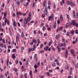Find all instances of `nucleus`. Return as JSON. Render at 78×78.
I'll return each instance as SVG.
<instances>
[{
    "label": "nucleus",
    "mask_w": 78,
    "mask_h": 78,
    "mask_svg": "<svg viewBox=\"0 0 78 78\" xmlns=\"http://www.w3.org/2000/svg\"><path fill=\"white\" fill-rule=\"evenodd\" d=\"M51 19L52 20H53L54 19V15L53 14H51V16H49V17L48 18V20H50Z\"/></svg>",
    "instance_id": "f257e3e1"
},
{
    "label": "nucleus",
    "mask_w": 78,
    "mask_h": 78,
    "mask_svg": "<svg viewBox=\"0 0 78 78\" xmlns=\"http://www.w3.org/2000/svg\"><path fill=\"white\" fill-rule=\"evenodd\" d=\"M75 51L74 50L72 49L70 50V52L71 53V54L73 55V56L74 58H75V54L74 53Z\"/></svg>",
    "instance_id": "f03ea898"
},
{
    "label": "nucleus",
    "mask_w": 78,
    "mask_h": 78,
    "mask_svg": "<svg viewBox=\"0 0 78 78\" xmlns=\"http://www.w3.org/2000/svg\"><path fill=\"white\" fill-rule=\"evenodd\" d=\"M34 50H35V49L33 48H29V53H30L31 51H34Z\"/></svg>",
    "instance_id": "7ed1b4c3"
},
{
    "label": "nucleus",
    "mask_w": 78,
    "mask_h": 78,
    "mask_svg": "<svg viewBox=\"0 0 78 78\" xmlns=\"http://www.w3.org/2000/svg\"><path fill=\"white\" fill-rule=\"evenodd\" d=\"M29 74L30 75V77L31 78H32V74H33V72L30 70V71Z\"/></svg>",
    "instance_id": "20e7f679"
},
{
    "label": "nucleus",
    "mask_w": 78,
    "mask_h": 78,
    "mask_svg": "<svg viewBox=\"0 0 78 78\" xmlns=\"http://www.w3.org/2000/svg\"><path fill=\"white\" fill-rule=\"evenodd\" d=\"M45 4H47V1H44V2H43V7H45V6H47V5H45Z\"/></svg>",
    "instance_id": "39448f33"
},
{
    "label": "nucleus",
    "mask_w": 78,
    "mask_h": 78,
    "mask_svg": "<svg viewBox=\"0 0 78 78\" xmlns=\"http://www.w3.org/2000/svg\"><path fill=\"white\" fill-rule=\"evenodd\" d=\"M16 41L18 42V41H19V35H17L16 37Z\"/></svg>",
    "instance_id": "423d86ee"
},
{
    "label": "nucleus",
    "mask_w": 78,
    "mask_h": 78,
    "mask_svg": "<svg viewBox=\"0 0 78 78\" xmlns=\"http://www.w3.org/2000/svg\"><path fill=\"white\" fill-rule=\"evenodd\" d=\"M37 54H36L34 56V58L36 59V61H37Z\"/></svg>",
    "instance_id": "0eeeda50"
},
{
    "label": "nucleus",
    "mask_w": 78,
    "mask_h": 78,
    "mask_svg": "<svg viewBox=\"0 0 78 78\" xmlns=\"http://www.w3.org/2000/svg\"><path fill=\"white\" fill-rule=\"evenodd\" d=\"M16 56H15L14 54H12V59H16Z\"/></svg>",
    "instance_id": "6e6552de"
},
{
    "label": "nucleus",
    "mask_w": 78,
    "mask_h": 78,
    "mask_svg": "<svg viewBox=\"0 0 78 78\" xmlns=\"http://www.w3.org/2000/svg\"><path fill=\"white\" fill-rule=\"evenodd\" d=\"M13 25H14V27H16L17 25V23L16 22V21H14L13 22Z\"/></svg>",
    "instance_id": "1a4fd4ad"
},
{
    "label": "nucleus",
    "mask_w": 78,
    "mask_h": 78,
    "mask_svg": "<svg viewBox=\"0 0 78 78\" xmlns=\"http://www.w3.org/2000/svg\"><path fill=\"white\" fill-rule=\"evenodd\" d=\"M59 46H57V49H58V51L59 52H60V51H61V48Z\"/></svg>",
    "instance_id": "9d476101"
},
{
    "label": "nucleus",
    "mask_w": 78,
    "mask_h": 78,
    "mask_svg": "<svg viewBox=\"0 0 78 78\" xmlns=\"http://www.w3.org/2000/svg\"><path fill=\"white\" fill-rule=\"evenodd\" d=\"M73 26H76V27H78V24L77 23H74L73 24Z\"/></svg>",
    "instance_id": "9b49d317"
},
{
    "label": "nucleus",
    "mask_w": 78,
    "mask_h": 78,
    "mask_svg": "<svg viewBox=\"0 0 78 78\" xmlns=\"http://www.w3.org/2000/svg\"><path fill=\"white\" fill-rule=\"evenodd\" d=\"M76 20H73V21L71 22V25H73V24L74 23H76Z\"/></svg>",
    "instance_id": "f8f14e48"
},
{
    "label": "nucleus",
    "mask_w": 78,
    "mask_h": 78,
    "mask_svg": "<svg viewBox=\"0 0 78 78\" xmlns=\"http://www.w3.org/2000/svg\"><path fill=\"white\" fill-rule=\"evenodd\" d=\"M48 48H49V47L48 46H47L46 48H44V50H46V51H47L48 50Z\"/></svg>",
    "instance_id": "ddd939ff"
},
{
    "label": "nucleus",
    "mask_w": 78,
    "mask_h": 78,
    "mask_svg": "<svg viewBox=\"0 0 78 78\" xmlns=\"http://www.w3.org/2000/svg\"><path fill=\"white\" fill-rule=\"evenodd\" d=\"M53 41H50L49 43V44H48L49 46H50V45H51L52 44V43H53Z\"/></svg>",
    "instance_id": "4468645a"
},
{
    "label": "nucleus",
    "mask_w": 78,
    "mask_h": 78,
    "mask_svg": "<svg viewBox=\"0 0 78 78\" xmlns=\"http://www.w3.org/2000/svg\"><path fill=\"white\" fill-rule=\"evenodd\" d=\"M44 13L46 15H47V14H48V11H47V10H44Z\"/></svg>",
    "instance_id": "2eb2a0df"
},
{
    "label": "nucleus",
    "mask_w": 78,
    "mask_h": 78,
    "mask_svg": "<svg viewBox=\"0 0 78 78\" xmlns=\"http://www.w3.org/2000/svg\"><path fill=\"white\" fill-rule=\"evenodd\" d=\"M60 37V34H58V35H56V39H58V37Z\"/></svg>",
    "instance_id": "dca6fc26"
},
{
    "label": "nucleus",
    "mask_w": 78,
    "mask_h": 78,
    "mask_svg": "<svg viewBox=\"0 0 78 78\" xmlns=\"http://www.w3.org/2000/svg\"><path fill=\"white\" fill-rule=\"evenodd\" d=\"M60 18L61 19V20H63V16L62 15H60Z\"/></svg>",
    "instance_id": "f3484780"
},
{
    "label": "nucleus",
    "mask_w": 78,
    "mask_h": 78,
    "mask_svg": "<svg viewBox=\"0 0 78 78\" xmlns=\"http://www.w3.org/2000/svg\"><path fill=\"white\" fill-rule=\"evenodd\" d=\"M75 31L74 30H73V31H71L70 32L71 33V34H72V35H73L74 33H75Z\"/></svg>",
    "instance_id": "a211bd4d"
},
{
    "label": "nucleus",
    "mask_w": 78,
    "mask_h": 78,
    "mask_svg": "<svg viewBox=\"0 0 78 78\" xmlns=\"http://www.w3.org/2000/svg\"><path fill=\"white\" fill-rule=\"evenodd\" d=\"M18 5H17V6H19V5H20V1H18L16 3Z\"/></svg>",
    "instance_id": "6ab92c4d"
},
{
    "label": "nucleus",
    "mask_w": 78,
    "mask_h": 78,
    "mask_svg": "<svg viewBox=\"0 0 78 78\" xmlns=\"http://www.w3.org/2000/svg\"><path fill=\"white\" fill-rule=\"evenodd\" d=\"M33 42L34 43H34L35 44H36V43H37V41H36V40L35 39H34L33 40Z\"/></svg>",
    "instance_id": "aec40b11"
},
{
    "label": "nucleus",
    "mask_w": 78,
    "mask_h": 78,
    "mask_svg": "<svg viewBox=\"0 0 78 78\" xmlns=\"http://www.w3.org/2000/svg\"><path fill=\"white\" fill-rule=\"evenodd\" d=\"M69 23H67L66 25V28H69Z\"/></svg>",
    "instance_id": "412c9836"
},
{
    "label": "nucleus",
    "mask_w": 78,
    "mask_h": 78,
    "mask_svg": "<svg viewBox=\"0 0 78 78\" xmlns=\"http://www.w3.org/2000/svg\"><path fill=\"white\" fill-rule=\"evenodd\" d=\"M21 36L22 37H24V32H23L22 33Z\"/></svg>",
    "instance_id": "4be33fe9"
},
{
    "label": "nucleus",
    "mask_w": 78,
    "mask_h": 78,
    "mask_svg": "<svg viewBox=\"0 0 78 78\" xmlns=\"http://www.w3.org/2000/svg\"><path fill=\"white\" fill-rule=\"evenodd\" d=\"M27 20L28 21V22L29 21H30V20H31V18H30V17H28L27 18Z\"/></svg>",
    "instance_id": "5701e85b"
},
{
    "label": "nucleus",
    "mask_w": 78,
    "mask_h": 78,
    "mask_svg": "<svg viewBox=\"0 0 78 78\" xmlns=\"http://www.w3.org/2000/svg\"><path fill=\"white\" fill-rule=\"evenodd\" d=\"M13 70H14L16 72H18V70L16 68H14Z\"/></svg>",
    "instance_id": "b1692460"
},
{
    "label": "nucleus",
    "mask_w": 78,
    "mask_h": 78,
    "mask_svg": "<svg viewBox=\"0 0 78 78\" xmlns=\"http://www.w3.org/2000/svg\"><path fill=\"white\" fill-rule=\"evenodd\" d=\"M54 28L55 29L56 28V23H55L54 25Z\"/></svg>",
    "instance_id": "393cba45"
},
{
    "label": "nucleus",
    "mask_w": 78,
    "mask_h": 78,
    "mask_svg": "<svg viewBox=\"0 0 78 78\" xmlns=\"http://www.w3.org/2000/svg\"><path fill=\"white\" fill-rule=\"evenodd\" d=\"M66 70H67V69H68L69 68V65H67L66 66Z\"/></svg>",
    "instance_id": "a878e982"
},
{
    "label": "nucleus",
    "mask_w": 78,
    "mask_h": 78,
    "mask_svg": "<svg viewBox=\"0 0 78 78\" xmlns=\"http://www.w3.org/2000/svg\"><path fill=\"white\" fill-rule=\"evenodd\" d=\"M28 22L27 20H26L24 22V25H26V23H27Z\"/></svg>",
    "instance_id": "bb28decb"
},
{
    "label": "nucleus",
    "mask_w": 78,
    "mask_h": 78,
    "mask_svg": "<svg viewBox=\"0 0 78 78\" xmlns=\"http://www.w3.org/2000/svg\"><path fill=\"white\" fill-rule=\"evenodd\" d=\"M37 67H38L37 66V65H36V64H35V65L34 66V67L35 69H37Z\"/></svg>",
    "instance_id": "cd10ccee"
},
{
    "label": "nucleus",
    "mask_w": 78,
    "mask_h": 78,
    "mask_svg": "<svg viewBox=\"0 0 78 78\" xmlns=\"http://www.w3.org/2000/svg\"><path fill=\"white\" fill-rule=\"evenodd\" d=\"M75 33H76V34H78V30L76 29V30Z\"/></svg>",
    "instance_id": "c85d7f7f"
},
{
    "label": "nucleus",
    "mask_w": 78,
    "mask_h": 78,
    "mask_svg": "<svg viewBox=\"0 0 78 78\" xmlns=\"http://www.w3.org/2000/svg\"><path fill=\"white\" fill-rule=\"evenodd\" d=\"M27 73H25L24 74V78H27Z\"/></svg>",
    "instance_id": "c756f323"
},
{
    "label": "nucleus",
    "mask_w": 78,
    "mask_h": 78,
    "mask_svg": "<svg viewBox=\"0 0 78 78\" xmlns=\"http://www.w3.org/2000/svg\"><path fill=\"white\" fill-rule=\"evenodd\" d=\"M6 15H7V13L6 12H4V16H6Z\"/></svg>",
    "instance_id": "7c9ffc66"
},
{
    "label": "nucleus",
    "mask_w": 78,
    "mask_h": 78,
    "mask_svg": "<svg viewBox=\"0 0 78 78\" xmlns=\"http://www.w3.org/2000/svg\"><path fill=\"white\" fill-rule=\"evenodd\" d=\"M59 29H60V31H61V30H62V29H63V27H60L59 28Z\"/></svg>",
    "instance_id": "2f4dec72"
},
{
    "label": "nucleus",
    "mask_w": 78,
    "mask_h": 78,
    "mask_svg": "<svg viewBox=\"0 0 78 78\" xmlns=\"http://www.w3.org/2000/svg\"><path fill=\"white\" fill-rule=\"evenodd\" d=\"M62 41L63 42H65V40L64 38H62Z\"/></svg>",
    "instance_id": "473e14b6"
},
{
    "label": "nucleus",
    "mask_w": 78,
    "mask_h": 78,
    "mask_svg": "<svg viewBox=\"0 0 78 78\" xmlns=\"http://www.w3.org/2000/svg\"><path fill=\"white\" fill-rule=\"evenodd\" d=\"M66 55H68V50H66Z\"/></svg>",
    "instance_id": "72a5a7b5"
},
{
    "label": "nucleus",
    "mask_w": 78,
    "mask_h": 78,
    "mask_svg": "<svg viewBox=\"0 0 78 78\" xmlns=\"http://www.w3.org/2000/svg\"><path fill=\"white\" fill-rule=\"evenodd\" d=\"M7 25H9V20H7Z\"/></svg>",
    "instance_id": "f704fd0d"
},
{
    "label": "nucleus",
    "mask_w": 78,
    "mask_h": 78,
    "mask_svg": "<svg viewBox=\"0 0 78 78\" xmlns=\"http://www.w3.org/2000/svg\"><path fill=\"white\" fill-rule=\"evenodd\" d=\"M43 31H45V26H43V29H42Z\"/></svg>",
    "instance_id": "c9c22d12"
},
{
    "label": "nucleus",
    "mask_w": 78,
    "mask_h": 78,
    "mask_svg": "<svg viewBox=\"0 0 78 78\" xmlns=\"http://www.w3.org/2000/svg\"><path fill=\"white\" fill-rule=\"evenodd\" d=\"M52 66L53 67H55V66H56V64H55V63H53Z\"/></svg>",
    "instance_id": "e433bc0d"
},
{
    "label": "nucleus",
    "mask_w": 78,
    "mask_h": 78,
    "mask_svg": "<svg viewBox=\"0 0 78 78\" xmlns=\"http://www.w3.org/2000/svg\"><path fill=\"white\" fill-rule=\"evenodd\" d=\"M2 42L3 43V44H5V40H4V39H2Z\"/></svg>",
    "instance_id": "4c0bfd02"
},
{
    "label": "nucleus",
    "mask_w": 78,
    "mask_h": 78,
    "mask_svg": "<svg viewBox=\"0 0 78 78\" xmlns=\"http://www.w3.org/2000/svg\"><path fill=\"white\" fill-rule=\"evenodd\" d=\"M63 72H64V70H63V69H62L60 71L61 73H63Z\"/></svg>",
    "instance_id": "58836bf2"
},
{
    "label": "nucleus",
    "mask_w": 78,
    "mask_h": 78,
    "mask_svg": "<svg viewBox=\"0 0 78 78\" xmlns=\"http://www.w3.org/2000/svg\"><path fill=\"white\" fill-rule=\"evenodd\" d=\"M57 23L58 24H59V23H60V20H57Z\"/></svg>",
    "instance_id": "ea45409f"
},
{
    "label": "nucleus",
    "mask_w": 78,
    "mask_h": 78,
    "mask_svg": "<svg viewBox=\"0 0 78 78\" xmlns=\"http://www.w3.org/2000/svg\"><path fill=\"white\" fill-rule=\"evenodd\" d=\"M43 46H44V45H43V44H41V45H40V48H42L43 47Z\"/></svg>",
    "instance_id": "a19ab883"
},
{
    "label": "nucleus",
    "mask_w": 78,
    "mask_h": 78,
    "mask_svg": "<svg viewBox=\"0 0 78 78\" xmlns=\"http://www.w3.org/2000/svg\"><path fill=\"white\" fill-rule=\"evenodd\" d=\"M48 9V7L47 6V5L46 6L45 8V10H47Z\"/></svg>",
    "instance_id": "79ce46f5"
},
{
    "label": "nucleus",
    "mask_w": 78,
    "mask_h": 78,
    "mask_svg": "<svg viewBox=\"0 0 78 78\" xmlns=\"http://www.w3.org/2000/svg\"><path fill=\"white\" fill-rule=\"evenodd\" d=\"M60 46L61 47H62L63 46V44H62V43H61L60 44Z\"/></svg>",
    "instance_id": "37998d69"
},
{
    "label": "nucleus",
    "mask_w": 78,
    "mask_h": 78,
    "mask_svg": "<svg viewBox=\"0 0 78 78\" xmlns=\"http://www.w3.org/2000/svg\"><path fill=\"white\" fill-rule=\"evenodd\" d=\"M37 69H36L35 70V73H37Z\"/></svg>",
    "instance_id": "c03bdc74"
},
{
    "label": "nucleus",
    "mask_w": 78,
    "mask_h": 78,
    "mask_svg": "<svg viewBox=\"0 0 78 78\" xmlns=\"http://www.w3.org/2000/svg\"><path fill=\"white\" fill-rule=\"evenodd\" d=\"M19 21L20 22H22L23 21V19L22 18L20 20H19Z\"/></svg>",
    "instance_id": "a18cd8bd"
},
{
    "label": "nucleus",
    "mask_w": 78,
    "mask_h": 78,
    "mask_svg": "<svg viewBox=\"0 0 78 78\" xmlns=\"http://www.w3.org/2000/svg\"><path fill=\"white\" fill-rule=\"evenodd\" d=\"M29 16L30 17H31V12H30L29 13Z\"/></svg>",
    "instance_id": "49530a36"
},
{
    "label": "nucleus",
    "mask_w": 78,
    "mask_h": 78,
    "mask_svg": "<svg viewBox=\"0 0 78 78\" xmlns=\"http://www.w3.org/2000/svg\"><path fill=\"white\" fill-rule=\"evenodd\" d=\"M48 4L49 5V6H50V5H51V3L50 2V1H48Z\"/></svg>",
    "instance_id": "de8ad7c7"
},
{
    "label": "nucleus",
    "mask_w": 78,
    "mask_h": 78,
    "mask_svg": "<svg viewBox=\"0 0 78 78\" xmlns=\"http://www.w3.org/2000/svg\"><path fill=\"white\" fill-rule=\"evenodd\" d=\"M20 66H22V62H20Z\"/></svg>",
    "instance_id": "09e8293b"
},
{
    "label": "nucleus",
    "mask_w": 78,
    "mask_h": 78,
    "mask_svg": "<svg viewBox=\"0 0 78 78\" xmlns=\"http://www.w3.org/2000/svg\"><path fill=\"white\" fill-rule=\"evenodd\" d=\"M17 24L19 27H20V23H19L18 22Z\"/></svg>",
    "instance_id": "8fccbe9b"
},
{
    "label": "nucleus",
    "mask_w": 78,
    "mask_h": 78,
    "mask_svg": "<svg viewBox=\"0 0 78 78\" xmlns=\"http://www.w3.org/2000/svg\"><path fill=\"white\" fill-rule=\"evenodd\" d=\"M37 67H39V66H40V62H38V64H37Z\"/></svg>",
    "instance_id": "3c124183"
},
{
    "label": "nucleus",
    "mask_w": 78,
    "mask_h": 78,
    "mask_svg": "<svg viewBox=\"0 0 78 78\" xmlns=\"http://www.w3.org/2000/svg\"><path fill=\"white\" fill-rule=\"evenodd\" d=\"M35 5V4L34 3V2L33 3V8H34V5Z\"/></svg>",
    "instance_id": "603ef678"
},
{
    "label": "nucleus",
    "mask_w": 78,
    "mask_h": 78,
    "mask_svg": "<svg viewBox=\"0 0 78 78\" xmlns=\"http://www.w3.org/2000/svg\"><path fill=\"white\" fill-rule=\"evenodd\" d=\"M45 17V14L42 15V17Z\"/></svg>",
    "instance_id": "864d4df0"
},
{
    "label": "nucleus",
    "mask_w": 78,
    "mask_h": 78,
    "mask_svg": "<svg viewBox=\"0 0 78 78\" xmlns=\"http://www.w3.org/2000/svg\"><path fill=\"white\" fill-rule=\"evenodd\" d=\"M2 6L3 8H4L5 7V4L4 3H2Z\"/></svg>",
    "instance_id": "5fc2aeb1"
},
{
    "label": "nucleus",
    "mask_w": 78,
    "mask_h": 78,
    "mask_svg": "<svg viewBox=\"0 0 78 78\" xmlns=\"http://www.w3.org/2000/svg\"><path fill=\"white\" fill-rule=\"evenodd\" d=\"M48 31H49V30H51V29L50 28V27H48L47 28Z\"/></svg>",
    "instance_id": "6e6d98bb"
},
{
    "label": "nucleus",
    "mask_w": 78,
    "mask_h": 78,
    "mask_svg": "<svg viewBox=\"0 0 78 78\" xmlns=\"http://www.w3.org/2000/svg\"><path fill=\"white\" fill-rule=\"evenodd\" d=\"M69 15H67V17L68 20H69Z\"/></svg>",
    "instance_id": "4d7b16f0"
},
{
    "label": "nucleus",
    "mask_w": 78,
    "mask_h": 78,
    "mask_svg": "<svg viewBox=\"0 0 78 78\" xmlns=\"http://www.w3.org/2000/svg\"><path fill=\"white\" fill-rule=\"evenodd\" d=\"M34 44V43L32 42H31L30 43V45H33Z\"/></svg>",
    "instance_id": "13d9d810"
},
{
    "label": "nucleus",
    "mask_w": 78,
    "mask_h": 78,
    "mask_svg": "<svg viewBox=\"0 0 78 78\" xmlns=\"http://www.w3.org/2000/svg\"><path fill=\"white\" fill-rule=\"evenodd\" d=\"M33 47L35 49H36V45L35 44H34L33 45Z\"/></svg>",
    "instance_id": "bf43d9fd"
},
{
    "label": "nucleus",
    "mask_w": 78,
    "mask_h": 78,
    "mask_svg": "<svg viewBox=\"0 0 78 78\" xmlns=\"http://www.w3.org/2000/svg\"><path fill=\"white\" fill-rule=\"evenodd\" d=\"M34 34H36V30H34Z\"/></svg>",
    "instance_id": "052dcab7"
},
{
    "label": "nucleus",
    "mask_w": 78,
    "mask_h": 78,
    "mask_svg": "<svg viewBox=\"0 0 78 78\" xmlns=\"http://www.w3.org/2000/svg\"><path fill=\"white\" fill-rule=\"evenodd\" d=\"M1 47H2V48L3 47V44H2V43L1 44Z\"/></svg>",
    "instance_id": "680f3d73"
},
{
    "label": "nucleus",
    "mask_w": 78,
    "mask_h": 78,
    "mask_svg": "<svg viewBox=\"0 0 78 78\" xmlns=\"http://www.w3.org/2000/svg\"><path fill=\"white\" fill-rule=\"evenodd\" d=\"M69 73L70 75H72V71H70L69 72Z\"/></svg>",
    "instance_id": "e2e57ef3"
},
{
    "label": "nucleus",
    "mask_w": 78,
    "mask_h": 78,
    "mask_svg": "<svg viewBox=\"0 0 78 78\" xmlns=\"http://www.w3.org/2000/svg\"><path fill=\"white\" fill-rule=\"evenodd\" d=\"M67 5H70V2L69 1H67Z\"/></svg>",
    "instance_id": "0e129e2a"
},
{
    "label": "nucleus",
    "mask_w": 78,
    "mask_h": 78,
    "mask_svg": "<svg viewBox=\"0 0 78 78\" xmlns=\"http://www.w3.org/2000/svg\"><path fill=\"white\" fill-rule=\"evenodd\" d=\"M37 42L38 44H40V40H37Z\"/></svg>",
    "instance_id": "69168bd1"
},
{
    "label": "nucleus",
    "mask_w": 78,
    "mask_h": 78,
    "mask_svg": "<svg viewBox=\"0 0 78 78\" xmlns=\"http://www.w3.org/2000/svg\"><path fill=\"white\" fill-rule=\"evenodd\" d=\"M69 33L67 32L66 34V36H69Z\"/></svg>",
    "instance_id": "338daca9"
},
{
    "label": "nucleus",
    "mask_w": 78,
    "mask_h": 78,
    "mask_svg": "<svg viewBox=\"0 0 78 78\" xmlns=\"http://www.w3.org/2000/svg\"><path fill=\"white\" fill-rule=\"evenodd\" d=\"M0 78H3V75H1L0 76Z\"/></svg>",
    "instance_id": "774afa93"
}]
</instances>
